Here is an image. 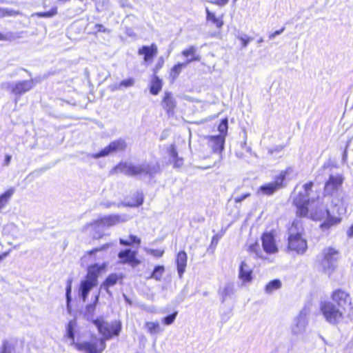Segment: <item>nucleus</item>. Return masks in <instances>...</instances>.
<instances>
[{
  "mask_svg": "<svg viewBox=\"0 0 353 353\" xmlns=\"http://www.w3.org/2000/svg\"><path fill=\"white\" fill-rule=\"evenodd\" d=\"M106 347L105 340L97 337L92 338L90 341L77 343L75 347L85 353H102Z\"/></svg>",
  "mask_w": 353,
  "mask_h": 353,
  "instance_id": "obj_11",
  "label": "nucleus"
},
{
  "mask_svg": "<svg viewBox=\"0 0 353 353\" xmlns=\"http://www.w3.org/2000/svg\"><path fill=\"white\" fill-rule=\"evenodd\" d=\"M262 245L265 252L268 254L277 252L278 249L275 244L274 236L270 233H265L261 237Z\"/></svg>",
  "mask_w": 353,
  "mask_h": 353,
  "instance_id": "obj_16",
  "label": "nucleus"
},
{
  "mask_svg": "<svg viewBox=\"0 0 353 353\" xmlns=\"http://www.w3.org/2000/svg\"><path fill=\"white\" fill-rule=\"evenodd\" d=\"M296 173L293 167L290 166L287 168L285 170L281 172L279 175H278L276 179L281 183L282 185H285L284 183L285 180H291L294 177L296 176Z\"/></svg>",
  "mask_w": 353,
  "mask_h": 353,
  "instance_id": "obj_27",
  "label": "nucleus"
},
{
  "mask_svg": "<svg viewBox=\"0 0 353 353\" xmlns=\"http://www.w3.org/2000/svg\"><path fill=\"white\" fill-rule=\"evenodd\" d=\"M285 186V185H282L276 177L274 181L261 185L259 188V192L265 195H272L278 190Z\"/></svg>",
  "mask_w": 353,
  "mask_h": 353,
  "instance_id": "obj_18",
  "label": "nucleus"
},
{
  "mask_svg": "<svg viewBox=\"0 0 353 353\" xmlns=\"http://www.w3.org/2000/svg\"><path fill=\"white\" fill-rule=\"evenodd\" d=\"M77 326V322L74 320H71L68 322L66 326V336L70 339V345L75 346L74 341V329Z\"/></svg>",
  "mask_w": 353,
  "mask_h": 353,
  "instance_id": "obj_30",
  "label": "nucleus"
},
{
  "mask_svg": "<svg viewBox=\"0 0 353 353\" xmlns=\"http://www.w3.org/2000/svg\"><path fill=\"white\" fill-rule=\"evenodd\" d=\"M188 256L185 251H181L178 253L176 259L177 272L179 278H182L187 265Z\"/></svg>",
  "mask_w": 353,
  "mask_h": 353,
  "instance_id": "obj_24",
  "label": "nucleus"
},
{
  "mask_svg": "<svg viewBox=\"0 0 353 353\" xmlns=\"http://www.w3.org/2000/svg\"><path fill=\"white\" fill-rule=\"evenodd\" d=\"M127 143L123 139H119L110 143V144L102 149L99 152L94 154L92 157L94 159H99L101 157H106L112 153L123 152L125 150Z\"/></svg>",
  "mask_w": 353,
  "mask_h": 353,
  "instance_id": "obj_12",
  "label": "nucleus"
},
{
  "mask_svg": "<svg viewBox=\"0 0 353 353\" xmlns=\"http://www.w3.org/2000/svg\"><path fill=\"white\" fill-rule=\"evenodd\" d=\"M246 39L248 40V43H249L250 41H251L252 40V37H248L246 35Z\"/></svg>",
  "mask_w": 353,
  "mask_h": 353,
  "instance_id": "obj_62",
  "label": "nucleus"
},
{
  "mask_svg": "<svg viewBox=\"0 0 353 353\" xmlns=\"http://www.w3.org/2000/svg\"><path fill=\"white\" fill-rule=\"evenodd\" d=\"M250 194L247 192V193H245L241 196H237L234 198V201L236 203H241V201H243L244 199H245L246 198H248V196H250Z\"/></svg>",
  "mask_w": 353,
  "mask_h": 353,
  "instance_id": "obj_50",
  "label": "nucleus"
},
{
  "mask_svg": "<svg viewBox=\"0 0 353 353\" xmlns=\"http://www.w3.org/2000/svg\"><path fill=\"white\" fill-rule=\"evenodd\" d=\"M345 158H346V152H344L343 157V161L345 160Z\"/></svg>",
  "mask_w": 353,
  "mask_h": 353,
  "instance_id": "obj_64",
  "label": "nucleus"
},
{
  "mask_svg": "<svg viewBox=\"0 0 353 353\" xmlns=\"http://www.w3.org/2000/svg\"><path fill=\"white\" fill-rule=\"evenodd\" d=\"M11 161V156L10 155H6L4 159L3 165L6 166H8Z\"/></svg>",
  "mask_w": 353,
  "mask_h": 353,
  "instance_id": "obj_57",
  "label": "nucleus"
},
{
  "mask_svg": "<svg viewBox=\"0 0 353 353\" xmlns=\"http://www.w3.org/2000/svg\"><path fill=\"white\" fill-rule=\"evenodd\" d=\"M37 82V79L18 81L14 83L5 82L1 84V88L3 89H10L13 94L20 97L31 90Z\"/></svg>",
  "mask_w": 353,
  "mask_h": 353,
  "instance_id": "obj_10",
  "label": "nucleus"
},
{
  "mask_svg": "<svg viewBox=\"0 0 353 353\" xmlns=\"http://www.w3.org/2000/svg\"><path fill=\"white\" fill-rule=\"evenodd\" d=\"M165 268L163 265H157L154 268L151 275L148 279H154L157 281H161L163 274L164 273Z\"/></svg>",
  "mask_w": 353,
  "mask_h": 353,
  "instance_id": "obj_35",
  "label": "nucleus"
},
{
  "mask_svg": "<svg viewBox=\"0 0 353 353\" xmlns=\"http://www.w3.org/2000/svg\"><path fill=\"white\" fill-rule=\"evenodd\" d=\"M119 278V276L117 274H110L105 281L101 285L100 290L104 289L110 296H112V292L109 290V288L114 285Z\"/></svg>",
  "mask_w": 353,
  "mask_h": 353,
  "instance_id": "obj_26",
  "label": "nucleus"
},
{
  "mask_svg": "<svg viewBox=\"0 0 353 353\" xmlns=\"http://www.w3.org/2000/svg\"><path fill=\"white\" fill-rule=\"evenodd\" d=\"M320 310L326 321L332 325L338 324L343 318V312L330 301H322Z\"/></svg>",
  "mask_w": 353,
  "mask_h": 353,
  "instance_id": "obj_8",
  "label": "nucleus"
},
{
  "mask_svg": "<svg viewBox=\"0 0 353 353\" xmlns=\"http://www.w3.org/2000/svg\"><path fill=\"white\" fill-rule=\"evenodd\" d=\"M14 191V188H11L0 195V211L8 204Z\"/></svg>",
  "mask_w": 353,
  "mask_h": 353,
  "instance_id": "obj_31",
  "label": "nucleus"
},
{
  "mask_svg": "<svg viewBox=\"0 0 353 353\" xmlns=\"http://www.w3.org/2000/svg\"><path fill=\"white\" fill-rule=\"evenodd\" d=\"M332 301L337 304V307L344 309L345 306L350 303L349 294L343 290H336L332 294Z\"/></svg>",
  "mask_w": 353,
  "mask_h": 353,
  "instance_id": "obj_15",
  "label": "nucleus"
},
{
  "mask_svg": "<svg viewBox=\"0 0 353 353\" xmlns=\"http://www.w3.org/2000/svg\"><path fill=\"white\" fill-rule=\"evenodd\" d=\"M299 221L294 220L289 230L288 248L297 254H303L307 249L305 239L301 236L302 229L299 228Z\"/></svg>",
  "mask_w": 353,
  "mask_h": 353,
  "instance_id": "obj_6",
  "label": "nucleus"
},
{
  "mask_svg": "<svg viewBox=\"0 0 353 353\" xmlns=\"http://www.w3.org/2000/svg\"><path fill=\"white\" fill-rule=\"evenodd\" d=\"M170 161L173 163L174 168H181L183 165V159L178 157V153L174 145H171L169 150Z\"/></svg>",
  "mask_w": 353,
  "mask_h": 353,
  "instance_id": "obj_25",
  "label": "nucleus"
},
{
  "mask_svg": "<svg viewBox=\"0 0 353 353\" xmlns=\"http://www.w3.org/2000/svg\"><path fill=\"white\" fill-rule=\"evenodd\" d=\"M281 283L279 280L275 279L268 283L265 286V292L270 294L273 291L281 288Z\"/></svg>",
  "mask_w": 353,
  "mask_h": 353,
  "instance_id": "obj_37",
  "label": "nucleus"
},
{
  "mask_svg": "<svg viewBox=\"0 0 353 353\" xmlns=\"http://www.w3.org/2000/svg\"><path fill=\"white\" fill-rule=\"evenodd\" d=\"M129 219L130 217L125 214H111L97 219L93 223L88 224L86 226H92L94 228L96 232L93 234V237L94 239H99L101 238L104 234L103 231L100 230L101 228H103L105 227L110 228L120 223L126 222L129 220Z\"/></svg>",
  "mask_w": 353,
  "mask_h": 353,
  "instance_id": "obj_5",
  "label": "nucleus"
},
{
  "mask_svg": "<svg viewBox=\"0 0 353 353\" xmlns=\"http://www.w3.org/2000/svg\"><path fill=\"white\" fill-rule=\"evenodd\" d=\"M181 54L187 58L185 62L188 65L194 61H199L201 59V55L196 52V47L194 46H190L187 49L183 50Z\"/></svg>",
  "mask_w": 353,
  "mask_h": 353,
  "instance_id": "obj_23",
  "label": "nucleus"
},
{
  "mask_svg": "<svg viewBox=\"0 0 353 353\" xmlns=\"http://www.w3.org/2000/svg\"><path fill=\"white\" fill-rule=\"evenodd\" d=\"M206 21H210L217 28H221L223 26V17H216L214 12L210 11L208 7L205 8Z\"/></svg>",
  "mask_w": 353,
  "mask_h": 353,
  "instance_id": "obj_28",
  "label": "nucleus"
},
{
  "mask_svg": "<svg viewBox=\"0 0 353 353\" xmlns=\"http://www.w3.org/2000/svg\"><path fill=\"white\" fill-rule=\"evenodd\" d=\"M225 137L223 135L212 136L209 138L208 145L214 152L221 153L224 148Z\"/></svg>",
  "mask_w": 353,
  "mask_h": 353,
  "instance_id": "obj_17",
  "label": "nucleus"
},
{
  "mask_svg": "<svg viewBox=\"0 0 353 353\" xmlns=\"http://www.w3.org/2000/svg\"><path fill=\"white\" fill-rule=\"evenodd\" d=\"M176 315H177V312H175L172 313V314H170V315L164 317L162 319V322L165 325H170L174 321V320L176 317Z\"/></svg>",
  "mask_w": 353,
  "mask_h": 353,
  "instance_id": "obj_41",
  "label": "nucleus"
},
{
  "mask_svg": "<svg viewBox=\"0 0 353 353\" xmlns=\"http://www.w3.org/2000/svg\"><path fill=\"white\" fill-rule=\"evenodd\" d=\"M121 86L120 85V83L119 84H114V85H110V90L112 91H115V90H121Z\"/></svg>",
  "mask_w": 353,
  "mask_h": 353,
  "instance_id": "obj_58",
  "label": "nucleus"
},
{
  "mask_svg": "<svg viewBox=\"0 0 353 353\" xmlns=\"http://www.w3.org/2000/svg\"><path fill=\"white\" fill-rule=\"evenodd\" d=\"M262 42H263V38H260V39L258 40V43H262Z\"/></svg>",
  "mask_w": 353,
  "mask_h": 353,
  "instance_id": "obj_63",
  "label": "nucleus"
},
{
  "mask_svg": "<svg viewBox=\"0 0 353 353\" xmlns=\"http://www.w3.org/2000/svg\"><path fill=\"white\" fill-rule=\"evenodd\" d=\"M93 323L99 332L103 336L104 340H109L112 336H118L121 330V323L119 321L108 323L99 318L93 320Z\"/></svg>",
  "mask_w": 353,
  "mask_h": 353,
  "instance_id": "obj_9",
  "label": "nucleus"
},
{
  "mask_svg": "<svg viewBox=\"0 0 353 353\" xmlns=\"http://www.w3.org/2000/svg\"><path fill=\"white\" fill-rule=\"evenodd\" d=\"M14 39L15 37H14V34L12 32H9L6 34H3L0 32V41H12Z\"/></svg>",
  "mask_w": 353,
  "mask_h": 353,
  "instance_id": "obj_46",
  "label": "nucleus"
},
{
  "mask_svg": "<svg viewBox=\"0 0 353 353\" xmlns=\"http://www.w3.org/2000/svg\"><path fill=\"white\" fill-rule=\"evenodd\" d=\"M343 181L344 177L342 174L332 173L330 174L324 185L323 194L325 196H330V202L334 208L332 210L333 214H331L328 210L310 213V216L314 220H321L325 218V220L321 224L322 229H328L341 222V219L335 216L334 214L340 216L346 212L347 207L350 203V198L343 192Z\"/></svg>",
  "mask_w": 353,
  "mask_h": 353,
  "instance_id": "obj_1",
  "label": "nucleus"
},
{
  "mask_svg": "<svg viewBox=\"0 0 353 353\" xmlns=\"http://www.w3.org/2000/svg\"><path fill=\"white\" fill-rule=\"evenodd\" d=\"M347 234L349 237H353V225H352L347 232Z\"/></svg>",
  "mask_w": 353,
  "mask_h": 353,
  "instance_id": "obj_59",
  "label": "nucleus"
},
{
  "mask_svg": "<svg viewBox=\"0 0 353 353\" xmlns=\"http://www.w3.org/2000/svg\"><path fill=\"white\" fill-rule=\"evenodd\" d=\"M136 256L137 252L132 251L131 249H125L118 254V256L121 259L120 263H128L132 267H136L141 263V261L137 259Z\"/></svg>",
  "mask_w": 353,
  "mask_h": 353,
  "instance_id": "obj_14",
  "label": "nucleus"
},
{
  "mask_svg": "<svg viewBox=\"0 0 353 353\" xmlns=\"http://www.w3.org/2000/svg\"><path fill=\"white\" fill-rule=\"evenodd\" d=\"M15 350L14 344L10 343L8 340L2 341V345L0 348V353H13Z\"/></svg>",
  "mask_w": 353,
  "mask_h": 353,
  "instance_id": "obj_36",
  "label": "nucleus"
},
{
  "mask_svg": "<svg viewBox=\"0 0 353 353\" xmlns=\"http://www.w3.org/2000/svg\"><path fill=\"white\" fill-rule=\"evenodd\" d=\"M160 166L158 163L142 162L133 164L130 162H120L110 172L112 174L123 173L128 176L142 177L149 176L153 177L159 172Z\"/></svg>",
  "mask_w": 353,
  "mask_h": 353,
  "instance_id": "obj_2",
  "label": "nucleus"
},
{
  "mask_svg": "<svg viewBox=\"0 0 353 353\" xmlns=\"http://www.w3.org/2000/svg\"><path fill=\"white\" fill-rule=\"evenodd\" d=\"M116 204L112 202H103L101 203V205L103 206L105 208H109L112 205H115Z\"/></svg>",
  "mask_w": 353,
  "mask_h": 353,
  "instance_id": "obj_55",
  "label": "nucleus"
},
{
  "mask_svg": "<svg viewBox=\"0 0 353 353\" xmlns=\"http://www.w3.org/2000/svg\"><path fill=\"white\" fill-rule=\"evenodd\" d=\"M248 251L251 252L255 253L258 256H259L260 248L258 243H254L252 244L248 248Z\"/></svg>",
  "mask_w": 353,
  "mask_h": 353,
  "instance_id": "obj_44",
  "label": "nucleus"
},
{
  "mask_svg": "<svg viewBox=\"0 0 353 353\" xmlns=\"http://www.w3.org/2000/svg\"><path fill=\"white\" fill-rule=\"evenodd\" d=\"M71 292H72L71 281H69L68 282V285L66 287V293H65L68 307L69 306V303H70V302L71 301V295H70L71 294Z\"/></svg>",
  "mask_w": 353,
  "mask_h": 353,
  "instance_id": "obj_43",
  "label": "nucleus"
},
{
  "mask_svg": "<svg viewBox=\"0 0 353 353\" xmlns=\"http://www.w3.org/2000/svg\"><path fill=\"white\" fill-rule=\"evenodd\" d=\"M176 105V101L172 94L169 92H166L162 101V105L168 115H172L174 114V109Z\"/></svg>",
  "mask_w": 353,
  "mask_h": 353,
  "instance_id": "obj_22",
  "label": "nucleus"
},
{
  "mask_svg": "<svg viewBox=\"0 0 353 353\" xmlns=\"http://www.w3.org/2000/svg\"><path fill=\"white\" fill-rule=\"evenodd\" d=\"M109 244H105L99 248H95V249H93L92 250L88 252V254L90 255H92L94 254H95L96 252H99V251H101V250H103L104 249H105L106 248L109 247Z\"/></svg>",
  "mask_w": 353,
  "mask_h": 353,
  "instance_id": "obj_51",
  "label": "nucleus"
},
{
  "mask_svg": "<svg viewBox=\"0 0 353 353\" xmlns=\"http://www.w3.org/2000/svg\"><path fill=\"white\" fill-rule=\"evenodd\" d=\"M99 292L96 294L94 295V301L92 303L88 304L85 307V316H86L87 319H92L94 316V313L96 309V306L99 302Z\"/></svg>",
  "mask_w": 353,
  "mask_h": 353,
  "instance_id": "obj_29",
  "label": "nucleus"
},
{
  "mask_svg": "<svg viewBox=\"0 0 353 353\" xmlns=\"http://www.w3.org/2000/svg\"><path fill=\"white\" fill-rule=\"evenodd\" d=\"M147 252L156 257H161L163 256L164 251L161 250L148 249Z\"/></svg>",
  "mask_w": 353,
  "mask_h": 353,
  "instance_id": "obj_45",
  "label": "nucleus"
},
{
  "mask_svg": "<svg viewBox=\"0 0 353 353\" xmlns=\"http://www.w3.org/2000/svg\"><path fill=\"white\" fill-rule=\"evenodd\" d=\"M285 30V27L281 28L280 30H276L275 32L270 33L268 37L270 40L274 39L276 37L280 35Z\"/></svg>",
  "mask_w": 353,
  "mask_h": 353,
  "instance_id": "obj_49",
  "label": "nucleus"
},
{
  "mask_svg": "<svg viewBox=\"0 0 353 353\" xmlns=\"http://www.w3.org/2000/svg\"><path fill=\"white\" fill-rule=\"evenodd\" d=\"M239 278L245 283L252 280V269L245 261H242L240 265Z\"/></svg>",
  "mask_w": 353,
  "mask_h": 353,
  "instance_id": "obj_20",
  "label": "nucleus"
},
{
  "mask_svg": "<svg viewBox=\"0 0 353 353\" xmlns=\"http://www.w3.org/2000/svg\"><path fill=\"white\" fill-rule=\"evenodd\" d=\"M20 12L19 11L14 10L13 9L10 8H1L0 9V16L2 17H14L17 15H19Z\"/></svg>",
  "mask_w": 353,
  "mask_h": 353,
  "instance_id": "obj_38",
  "label": "nucleus"
},
{
  "mask_svg": "<svg viewBox=\"0 0 353 353\" xmlns=\"http://www.w3.org/2000/svg\"><path fill=\"white\" fill-rule=\"evenodd\" d=\"M163 64H164V59L163 57H161L158 59V61H157V63L156 65V70H158L160 68H161L163 67Z\"/></svg>",
  "mask_w": 353,
  "mask_h": 353,
  "instance_id": "obj_54",
  "label": "nucleus"
},
{
  "mask_svg": "<svg viewBox=\"0 0 353 353\" xmlns=\"http://www.w3.org/2000/svg\"><path fill=\"white\" fill-rule=\"evenodd\" d=\"M134 83H135V81L133 78H129L128 79L121 81L120 82V85L121 87L123 86L125 88H130V87H132L134 85Z\"/></svg>",
  "mask_w": 353,
  "mask_h": 353,
  "instance_id": "obj_42",
  "label": "nucleus"
},
{
  "mask_svg": "<svg viewBox=\"0 0 353 353\" xmlns=\"http://www.w3.org/2000/svg\"><path fill=\"white\" fill-rule=\"evenodd\" d=\"M145 327L150 334H154L161 332L163 330L161 327L158 321L155 322H146Z\"/></svg>",
  "mask_w": 353,
  "mask_h": 353,
  "instance_id": "obj_32",
  "label": "nucleus"
},
{
  "mask_svg": "<svg viewBox=\"0 0 353 353\" xmlns=\"http://www.w3.org/2000/svg\"><path fill=\"white\" fill-rule=\"evenodd\" d=\"M236 37L241 41V46L243 48H246L248 46V40L246 39L245 34H241L240 35H238Z\"/></svg>",
  "mask_w": 353,
  "mask_h": 353,
  "instance_id": "obj_48",
  "label": "nucleus"
},
{
  "mask_svg": "<svg viewBox=\"0 0 353 353\" xmlns=\"http://www.w3.org/2000/svg\"><path fill=\"white\" fill-rule=\"evenodd\" d=\"M106 266L107 263H103L101 265L95 263L88 267L85 278L81 281L79 288V296L83 302L86 301L91 290L98 285V277Z\"/></svg>",
  "mask_w": 353,
  "mask_h": 353,
  "instance_id": "obj_3",
  "label": "nucleus"
},
{
  "mask_svg": "<svg viewBox=\"0 0 353 353\" xmlns=\"http://www.w3.org/2000/svg\"><path fill=\"white\" fill-rule=\"evenodd\" d=\"M57 13V8H54L50 11L37 12V13L34 14V15L38 16L39 17L50 18V17H52L56 15Z\"/></svg>",
  "mask_w": 353,
  "mask_h": 353,
  "instance_id": "obj_40",
  "label": "nucleus"
},
{
  "mask_svg": "<svg viewBox=\"0 0 353 353\" xmlns=\"http://www.w3.org/2000/svg\"><path fill=\"white\" fill-rule=\"evenodd\" d=\"M341 254L339 250L333 247L323 248L319 256V267L324 272L330 274L337 266Z\"/></svg>",
  "mask_w": 353,
  "mask_h": 353,
  "instance_id": "obj_4",
  "label": "nucleus"
},
{
  "mask_svg": "<svg viewBox=\"0 0 353 353\" xmlns=\"http://www.w3.org/2000/svg\"><path fill=\"white\" fill-rule=\"evenodd\" d=\"M94 28L97 32H109L103 25L101 24H96L94 26Z\"/></svg>",
  "mask_w": 353,
  "mask_h": 353,
  "instance_id": "obj_52",
  "label": "nucleus"
},
{
  "mask_svg": "<svg viewBox=\"0 0 353 353\" xmlns=\"http://www.w3.org/2000/svg\"><path fill=\"white\" fill-rule=\"evenodd\" d=\"M119 242L121 245H125V246H130L132 245V243L130 242V241L124 240L123 239H120Z\"/></svg>",
  "mask_w": 353,
  "mask_h": 353,
  "instance_id": "obj_56",
  "label": "nucleus"
},
{
  "mask_svg": "<svg viewBox=\"0 0 353 353\" xmlns=\"http://www.w3.org/2000/svg\"><path fill=\"white\" fill-rule=\"evenodd\" d=\"M143 203V194H141L140 198L138 199V200H137V205L139 206V205H142Z\"/></svg>",
  "mask_w": 353,
  "mask_h": 353,
  "instance_id": "obj_60",
  "label": "nucleus"
},
{
  "mask_svg": "<svg viewBox=\"0 0 353 353\" xmlns=\"http://www.w3.org/2000/svg\"><path fill=\"white\" fill-rule=\"evenodd\" d=\"M188 64L185 62L183 63H178L175 65H174L170 71V77L173 80H175L179 74L181 72L183 68L186 67Z\"/></svg>",
  "mask_w": 353,
  "mask_h": 353,
  "instance_id": "obj_34",
  "label": "nucleus"
},
{
  "mask_svg": "<svg viewBox=\"0 0 353 353\" xmlns=\"http://www.w3.org/2000/svg\"><path fill=\"white\" fill-rule=\"evenodd\" d=\"M158 52L157 46L155 43H152L150 46H143L138 51L140 55H144L143 60L148 62L152 60Z\"/></svg>",
  "mask_w": 353,
  "mask_h": 353,
  "instance_id": "obj_19",
  "label": "nucleus"
},
{
  "mask_svg": "<svg viewBox=\"0 0 353 353\" xmlns=\"http://www.w3.org/2000/svg\"><path fill=\"white\" fill-rule=\"evenodd\" d=\"M308 314L309 310L306 307H304L294 319L291 327V332L293 335L299 336L305 332L307 325V316Z\"/></svg>",
  "mask_w": 353,
  "mask_h": 353,
  "instance_id": "obj_13",
  "label": "nucleus"
},
{
  "mask_svg": "<svg viewBox=\"0 0 353 353\" xmlns=\"http://www.w3.org/2000/svg\"><path fill=\"white\" fill-rule=\"evenodd\" d=\"M313 185L314 183L312 181L305 183L303 186V192H299L293 199V203L296 207V214L298 216H306L308 214L307 205L310 201L309 196Z\"/></svg>",
  "mask_w": 353,
  "mask_h": 353,
  "instance_id": "obj_7",
  "label": "nucleus"
},
{
  "mask_svg": "<svg viewBox=\"0 0 353 353\" xmlns=\"http://www.w3.org/2000/svg\"><path fill=\"white\" fill-rule=\"evenodd\" d=\"M9 254V252H3L2 254H0V262L5 259Z\"/></svg>",
  "mask_w": 353,
  "mask_h": 353,
  "instance_id": "obj_61",
  "label": "nucleus"
},
{
  "mask_svg": "<svg viewBox=\"0 0 353 353\" xmlns=\"http://www.w3.org/2000/svg\"><path fill=\"white\" fill-rule=\"evenodd\" d=\"M162 88V82L161 80L158 77H154L152 80V85L150 87V92L157 95Z\"/></svg>",
  "mask_w": 353,
  "mask_h": 353,
  "instance_id": "obj_33",
  "label": "nucleus"
},
{
  "mask_svg": "<svg viewBox=\"0 0 353 353\" xmlns=\"http://www.w3.org/2000/svg\"><path fill=\"white\" fill-rule=\"evenodd\" d=\"M130 242L132 243H137V244H140L141 243V239L139 238H138L137 236H134V235H130Z\"/></svg>",
  "mask_w": 353,
  "mask_h": 353,
  "instance_id": "obj_53",
  "label": "nucleus"
},
{
  "mask_svg": "<svg viewBox=\"0 0 353 353\" xmlns=\"http://www.w3.org/2000/svg\"><path fill=\"white\" fill-rule=\"evenodd\" d=\"M234 285L232 283H225L222 287H220L218 291L222 303H224L227 299L232 298V296L234 294Z\"/></svg>",
  "mask_w": 353,
  "mask_h": 353,
  "instance_id": "obj_21",
  "label": "nucleus"
},
{
  "mask_svg": "<svg viewBox=\"0 0 353 353\" xmlns=\"http://www.w3.org/2000/svg\"><path fill=\"white\" fill-rule=\"evenodd\" d=\"M228 128V119H224L221 121L218 126V130L220 132L219 135H223L225 137L227 134Z\"/></svg>",
  "mask_w": 353,
  "mask_h": 353,
  "instance_id": "obj_39",
  "label": "nucleus"
},
{
  "mask_svg": "<svg viewBox=\"0 0 353 353\" xmlns=\"http://www.w3.org/2000/svg\"><path fill=\"white\" fill-rule=\"evenodd\" d=\"M229 0H208V2L219 6H224L228 3Z\"/></svg>",
  "mask_w": 353,
  "mask_h": 353,
  "instance_id": "obj_47",
  "label": "nucleus"
}]
</instances>
